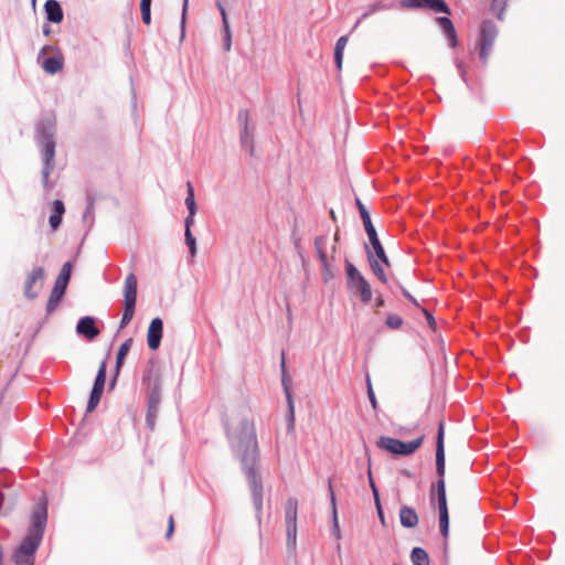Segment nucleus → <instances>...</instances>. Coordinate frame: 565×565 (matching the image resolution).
<instances>
[{
    "label": "nucleus",
    "instance_id": "f257e3e1",
    "mask_svg": "<svg viewBox=\"0 0 565 565\" xmlns=\"http://www.w3.org/2000/svg\"><path fill=\"white\" fill-rule=\"evenodd\" d=\"M226 433L232 447L241 457L254 505L257 511H260L263 508V486L262 479L255 469L259 450L254 422L237 416L228 418L226 420Z\"/></svg>",
    "mask_w": 565,
    "mask_h": 565
},
{
    "label": "nucleus",
    "instance_id": "f03ea898",
    "mask_svg": "<svg viewBox=\"0 0 565 565\" xmlns=\"http://www.w3.org/2000/svg\"><path fill=\"white\" fill-rule=\"evenodd\" d=\"M345 273L348 277V288L360 295L363 303H369L372 299V290L369 281L361 275L356 267L347 262Z\"/></svg>",
    "mask_w": 565,
    "mask_h": 565
},
{
    "label": "nucleus",
    "instance_id": "7ed1b4c3",
    "mask_svg": "<svg viewBox=\"0 0 565 565\" xmlns=\"http://www.w3.org/2000/svg\"><path fill=\"white\" fill-rule=\"evenodd\" d=\"M137 285L138 281L135 274H128L124 286L125 307L120 320V329H124L134 318L137 301Z\"/></svg>",
    "mask_w": 565,
    "mask_h": 565
},
{
    "label": "nucleus",
    "instance_id": "20e7f679",
    "mask_svg": "<svg viewBox=\"0 0 565 565\" xmlns=\"http://www.w3.org/2000/svg\"><path fill=\"white\" fill-rule=\"evenodd\" d=\"M423 440V436L408 443L392 437L382 436L377 440V447L393 455L408 456L414 454L422 446Z\"/></svg>",
    "mask_w": 565,
    "mask_h": 565
},
{
    "label": "nucleus",
    "instance_id": "39448f33",
    "mask_svg": "<svg viewBox=\"0 0 565 565\" xmlns=\"http://www.w3.org/2000/svg\"><path fill=\"white\" fill-rule=\"evenodd\" d=\"M40 543L39 536L26 535L12 556L15 565H34V553Z\"/></svg>",
    "mask_w": 565,
    "mask_h": 565
},
{
    "label": "nucleus",
    "instance_id": "423d86ee",
    "mask_svg": "<svg viewBox=\"0 0 565 565\" xmlns=\"http://www.w3.org/2000/svg\"><path fill=\"white\" fill-rule=\"evenodd\" d=\"M55 156V142L52 138L46 137L42 146V157L44 161V168L42 170V182L44 188L49 189V177L53 170L52 161Z\"/></svg>",
    "mask_w": 565,
    "mask_h": 565
},
{
    "label": "nucleus",
    "instance_id": "0eeeda50",
    "mask_svg": "<svg viewBox=\"0 0 565 565\" xmlns=\"http://www.w3.org/2000/svg\"><path fill=\"white\" fill-rule=\"evenodd\" d=\"M47 520L46 505L43 503H39L32 514L33 526L26 534L28 536H39V540H42L45 523Z\"/></svg>",
    "mask_w": 565,
    "mask_h": 565
},
{
    "label": "nucleus",
    "instance_id": "6e6552de",
    "mask_svg": "<svg viewBox=\"0 0 565 565\" xmlns=\"http://www.w3.org/2000/svg\"><path fill=\"white\" fill-rule=\"evenodd\" d=\"M444 423L438 425L437 441H436V472L438 477L445 478V446H444Z\"/></svg>",
    "mask_w": 565,
    "mask_h": 565
},
{
    "label": "nucleus",
    "instance_id": "1a4fd4ad",
    "mask_svg": "<svg viewBox=\"0 0 565 565\" xmlns=\"http://www.w3.org/2000/svg\"><path fill=\"white\" fill-rule=\"evenodd\" d=\"M495 28L491 23H483L481 28L480 57L486 61L495 39Z\"/></svg>",
    "mask_w": 565,
    "mask_h": 565
},
{
    "label": "nucleus",
    "instance_id": "9d476101",
    "mask_svg": "<svg viewBox=\"0 0 565 565\" xmlns=\"http://www.w3.org/2000/svg\"><path fill=\"white\" fill-rule=\"evenodd\" d=\"M163 322L160 318H153L149 324L147 332L148 345L151 350H157L160 347L162 339Z\"/></svg>",
    "mask_w": 565,
    "mask_h": 565
},
{
    "label": "nucleus",
    "instance_id": "9b49d317",
    "mask_svg": "<svg viewBox=\"0 0 565 565\" xmlns=\"http://www.w3.org/2000/svg\"><path fill=\"white\" fill-rule=\"evenodd\" d=\"M44 278V269L42 267H35L31 273L28 274L24 281V295L29 299H34L38 296V291L34 290V285L38 281L43 280Z\"/></svg>",
    "mask_w": 565,
    "mask_h": 565
},
{
    "label": "nucleus",
    "instance_id": "f8f14e48",
    "mask_svg": "<svg viewBox=\"0 0 565 565\" xmlns=\"http://www.w3.org/2000/svg\"><path fill=\"white\" fill-rule=\"evenodd\" d=\"M160 403V383L159 379L156 375L153 380V390L149 396V405H148V415L147 420L150 424V426H153L154 424V416L156 412L158 409Z\"/></svg>",
    "mask_w": 565,
    "mask_h": 565
},
{
    "label": "nucleus",
    "instance_id": "ddd939ff",
    "mask_svg": "<svg viewBox=\"0 0 565 565\" xmlns=\"http://www.w3.org/2000/svg\"><path fill=\"white\" fill-rule=\"evenodd\" d=\"M405 3L409 8L428 7L437 12L450 13V9L444 0H406Z\"/></svg>",
    "mask_w": 565,
    "mask_h": 565
},
{
    "label": "nucleus",
    "instance_id": "4468645a",
    "mask_svg": "<svg viewBox=\"0 0 565 565\" xmlns=\"http://www.w3.org/2000/svg\"><path fill=\"white\" fill-rule=\"evenodd\" d=\"M438 500V511H439V526L440 532L444 539H447L449 535V513L447 507V497H437Z\"/></svg>",
    "mask_w": 565,
    "mask_h": 565
},
{
    "label": "nucleus",
    "instance_id": "2eb2a0df",
    "mask_svg": "<svg viewBox=\"0 0 565 565\" xmlns=\"http://www.w3.org/2000/svg\"><path fill=\"white\" fill-rule=\"evenodd\" d=\"M76 331L90 340L99 334V330L96 328L92 317L82 318L77 323Z\"/></svg>",
    "mask_w": 565,
    "mask_h": 565
},
{
    "label": "nucleus",
    "instance_id": "dca6fc26",
    "mask_svg": "<svg viewBox=\"0 0 565 565\" xmlns=\"http://www.w3.org/2000/svg\"><path fill=\"white\" fill-rule=\"evenodd\" d=\"M399 520H401V524L407 529H413V527L417 526L418 521H419L416 511L413 508H409L407 505L401 507Z\"/></svg>",
    "mask_w": 565,
    "mask_h": 565
},
{
    "label": "nucleus",
    "instance_id": "f3484780",
    "mask_svg": "<svg viewBox=\"0 0 565 565\" xmlns=\"http://www.w3.org/2000/svg\"><path fill=\"white\" fill-rule=\"evenodd\" d=\"M44 9L49 21L60 23L63 20V11L58 1L47 0Z\"/></svg>",
    "mask_w": 565,
    "mask_h": 565
},
{
    "label": "nucleus",
    "instance_id": "a211bd4d",
    "mask_svg": "<svg viewBox=\"0 0 565 565\" xmlns=\"http://www.w3.org/2000/svg\"><path fill=\"white\" fill-rule=\"evenodd\" d=\"M71 274H72V264L70 262H67L62 266V269L55 280L53 289H57V290L65 292L68 281L71 279Z\"/></svg>",
    "mask_w": 565,
    "mask_h": 565
},
{
    "label": "nucleus",
    "instance_id": "6ab92c4d",
    "mask_svg": "<svg viewBox=\"0 0 565 565\" xmlns=\"http://www.w3.org/2000/svg\"><path fill=\"white\" fill-rule=\"evenodd\" d=\"M216 6L220 10V13H221V17H222V22H223V30H224V49L225 51H230L231 50V45H232V32H231V29H230V23H228V20H227V14H226V10L224 8V6L217 1L216 2Z\"/></svg>",
    "mask_w": 565,
    "mask_h": 565
},
{
    "label": "nucleus",
    "instance_id": "aec40b11",
    "mask_svg": "<svg viewBox=\"0 0 565 565\" xmlns=\"http://www.w3.org/2000/svg\"><path fill=\"white\" fill-rule=\"evenodd\" d=\"M327 241H328L327 236H319L315 239V248L318 254L319 260L321 262V264L323 266L326 275L329 274V264H328L327 253H326V248H324Z\"/></svg>",
    "mask_w": 565,
    "mask_h": 565
},
{
    "label": "nucleus",
    "instance_id": "412c9836",
    "mask_svg": "<svg viewBox=\"0 0 565 565\" xmlns=\"http://www.w3.org/2000/svg\"><path fill=\"white\" fill-rule=\"evenodd\" d=\"M65 212L64 203L61 200H55L53 202V214L50 216V225L53 230H56L61 222H62V215Z\"/></svg>",
    "mask_w": 565,
    "mask_h": 565
},
{
    "label": "nucleus",
    "instance_id": "4be33fe9",
    "mask_svg": "<svg viewBox=\"0 0 565 565\" xmlns=\"http://www.w3.org/2000/svg\"><path fill=\"white\" fill-rule=\"evenodd\" d=\"M42 68L49 74H55L63 68V56H51L44 58Z\"/></svg>",
    "mask_w": 565,
    "mask_h": 565
},
{
    "label": "nucleus",
    "instance_id": "5701e85b",
    "mask_svg": "<svg viewBox=\"0 0 565 565\" xmlns=\"http://www.w3.org/2000/svg\"><path fill=\"white\" fill-rule=\"evenodd\" d=\"M437 21H438L439 25L443 28L444 32L450 39L451 46L452 47L456 46L457 45V34H456V30H455V26H454L451 20L446 17H440L437 19Z\"/></svg>",
    "mask_w": 565,
    "mask_h": 565
},
{
    "label": "nucleus",
    "instance_id": "b1692460",
    "mask_svg": "<svg viewBox=\"0 0 565 565\" xmlns=\"http://www.w3.org/2000/svg\"><path fill=\"white\" fill-rule=\"evenodd\" d=\"M132 339H127L118 349L116 356V376L119 374L124 360L130 351Z\"/></svg>",
    "mask_w": 565,
    "mask_h": 565
},
{
    "label": "nucleus",
    "instance_id": "393cba45",
    "mask_svg": "<svg viewBox=\"0 0 565 565\" xmlns=\"http://www.w3.org/2000/svg\"><path fill=\"white\" fill-rule=\"evenodd\" d=\"M348 41H349V38L347 35L339 38V40L337 41L335 49H334V61H335L338 71H341V68H342L343 51L345 49Z\"/></svg>",
    "mask_w": 565,
    "mask_h": 565
},
{
    "label": "nucleus",
    "instance_id": "a878e982",
    "mask_svg": "<svg viewBox=\"0 0 565 565\" xmlns=\"http://www.w3.org/2000/svg\"><path fill=\"white\" fill-rule=\"evenodd\" d=\"M413 565H430L427 552L422 547H414L411 553Z\"/></svg>",
    "mask_w": 565,
    "mask_h": 565
},
{
    "label": "nucleus",
    "instance_id": "bb28decb",
    "mask_svg": "<svg viewBox=\"0 0 565 565\" xmlns=\"http://www.w3.org/2000/svg\"><path fill=\"white\" fill-rule=\"evenodd\" d=\"M364 227L375 254H383L384 248L377 237V233L373 224L371 223L369 225H365Z\"/></svg>",
    "mask_w": 565,
    "mask_h": 565
},
{
    "label": "nucleus",
    "instance_id": "cd10ccee",
    "mask_svg": "<svg viewBox=\"0 0 565 565\" xmlns=\"http://www.w3.org/2000/svg\"><path fill=\"white\" fill-rule=\"evenodd\" d=\"M298 501L290 498L286 502V524L297 523Z\"/></svg>",
    "mask_w": 565,
    "mask_h": 565
},
{
    "label": "nucleus",
    "instance_id": "c85d7f7f",
    "mask_svg": "<svg viewBox=\"0 0 565 565\" xmlns=\"http://www.w3.org/2000/svg\"><path fill=\"white\" fill-rule=\"evenodd\" d=\"M64 294L65 292H63L61 290L52 289L50 298H49L47 303H46V312H47V315H51L52 312H54L56 310V308L60 305L61 299L64 296Z\"/></svg>",
    "mask_w": 565,
    "mask_h": 565
},
{
    "label": "nucleus",
    "instance_id": "c756f323",
    "mask_svg": "<svg viewBox=\"0 0 565 565\" xmlns=\"http://www.w3.org/2000/svg\"><path fill=\"white\" fill-rule=\"evenodd\" d=\"M106 372H107V361L104 360V361H102V363L98 367V372H97L95 383L93 386L94 390L98 388V391H102V392L104 391V386H105V382H106Z\"/></svg>",
    "mask_w": 565,
    "mask_h": 565
},
{
    "label": "nucleus",
    "instance_id": "7c9ffc66",
    "mask_svg": "<svg viewBox=\"0 0 565 565\" xmlns=\"http://www.w3.org/2000/svg\"><path fill=\"white\" fill-rule=\"evenodd\" d=\"M369 262L374 275L384 284L387 282V276L384 273L383 267L380 263L374 258L373 254L369 253Z\"/></svg>",
    "mask_w": 565,
    "mask_h": 565
},
{
    "label": "nucleus",
    "instance_id": "2f4dec72",
    "mask_svg": "<svg viewBox=\"0 0 565 565\" xmlns=\"http://www.w3.org/2000/svg\"><path fill=\"white\" fill-rule=\"evenodd\" d=\"M285 392H286V398H287V403H288V429L292 430L294 426H295V406H294L291 393L289 392V388L287 386H285Z\"/></svg>",
    "mask_w": 565,
    "mask_h": 565
},
{
    "label": "nucleus",
    "instance_id": "473e14b6",
    "mask_svg": "<svg viewBox=\"0 0 565 565\" xmlns=\"http://www.w3.org/2000/svg\"><path fill=\"white\" fill-rule=\"evenodd\" d=\"M188 195L185 198V205L191 214L196 213V203L194 198V189L191 182L186 184Z\"/></svg>",
    "mask_w": 565,
    "mask_h": 565
},
{
    "label": "nucleus",
    "instance_id": "72a5a7b5",
    "mask_svg": "<svg viewBox=\"0 0 565 565\" xmlns=\"http://www.w3.org/2000/svg\"><path fill=\"white\" fill-rule=\"evenodd\" d=\"M102 395H103V392L98 391V388L92 390L90 397L87 403V409H86L88 413H92L97 407V405L102 398Z\"/></svg>",
    "mask_w": 565,
    "mask_h": 565
},
{
    "label": "nucleus",
    "instance_id": "f704fd0d",
    "mask_svg": "<svg viewBox=\"0 0 565 565\" xmlns=\"http://www.w3.org/2000/svg\"><path fill=\"white\" fill-rule=\"evenodd\" d=\"M286 531H287V544L289 546L295 547L296 537H297V523H287Z\"/></svg>",
    "mask_w": 565,
    "mask_h": 565
},
{
    "label": "nucleus",
    "instance_id": "c9c22d12",
    "mask_svg": "<svg viewBox=\"0 0 565 565\" xmlns=\"http://www.w3.org/2000/svg\"><path fill=\"white\" fill-rule=\"evenodd\" d=\"M356 206L359 209L360 216L363 221L364 226L371 224L372 221H371L370 214H369L365 205L361 202L360 199H356Z\"/></svg>",
    "mask_w": 565,
    "mask_h": 565
},
{
    "label": "nucleus",
    "instance_id": "e433bc0d",
    "mask_svg": "<svg viewBox=\"0 0 565 565\" xmlns=\"http://www.w3.org/2000/svg\"><path fill=\"white\" fill-rule=\"evenodd\" d=\"M386 324L391 329H398L403 324V319L397 315H388L386 318Z\"/></svg>",
    "mask_w": 565,
    "mask_h": 565
},
{
    "label": "nucleus",
    "instance_id": "4c0bfd02",
    "mask_svg": "<svg viewBox=\"0 0 565 565\" xmlns=\"http://www.w3.org/2000/svg\"><path fill=\"white\" fill-rule=\"evenodd\" d=\"M184 235H185V243L190 248V253L192 256H194L196 253V243H195V238L193 237V235L191 233V230L185 231Z\"/></svg>",
    "mask_w": 565,
    "mask_h": 565
},
{
    "label": "nucleus",
    "instance_id": "58836bf2",
    "mask_svg": "<svg viewBox=\"0 0 565 565\" xmlns=\"http://www.w3.org/2000/svg\"><path fill=\"white\" fill-rule=\"evenodd\" d=\"M367 396L370 398L373 409H377V399L375 397L370 377H367Z\"/></svg>",
    "mask_w": 565,
    "mask_h": 565
},
{
    "label": "nucleus",
    "instance_id": "ea45409f",
    "mask_svg": "<svg viewBox=\"0 0 565 565\" xmlns=\"http://www.w3.org/2000/svg\"><path fill=\"white\" fill-rule=\"evenodd\" d=\"M444 495H446L445 478L439 477V480L437 481V497Z\"/></svg>",
    "mask_w": 565,
    "mask_h": 565
},
{
    "label": "nucleus",
    "instance_id": "a19ab883",
    "mask_svg": "<svg viewBox=\"0 0 565 565\" xmlns=\"http://www.w3.org/2000/svg\"><path fill=\"white\" fill-rule=\"evenodd\" d=\"M369 481L375 500H379V491L372 477L371 469H369Z\"/></svg>",
    "mask_w": 565,
    "mask_h": 565
},
{
    "label": "nucleus",
    "instance_id": "79ce46f5",
    "mask_svg": "<svg viewBox=\"0 0 565 565\" xmlns=\"http://www.w3.org/2000/svg\"><path fill=\"white\" fill-rule=\"evenodd\" d=\"M173 531H174V519L172 515H170V518L168 520V530H167L166 537L170 539L172 536Z\"/></svg>",
    "mask_w": 565,
    "mask_h": 565
},
{
    "label": "nucleus",
    "instance_id": "37998d69",
    "mask_svg": "<svg viewBox=\"0 0 565 565\" xmlns=\"http://www.w3.org/2000/svg\"><path fill=\"white\" fill-rule=\"evenodd\" d=\"M141 19L146 25H149L151 22V11L150 10L141 11Z\"/></svg>",
    "mask_w": 565,
    "mask_h": 565
},
{
    "label": "nucleus",
    "instance_id": "c03bdc74",
    "mask_svg": "<svg viewBox=\"0 0 565 565\" xmlns=\"http://www.w3.org/2000/svg\"><path fill=\"white\" fill-rule=\"evenodd\" d=\"M194 215L195 214H191V212H189V215L185 218V231L191 230V226L194 223Z\"/></svg>",
    "mask_w": 565,
    "mask_h": 565
},
{
    "label": "nucleus",
    "instance_id": "a18cd8bd",
    "mask_svg": "<svg viewBox=\"0 0 565 565\" xmlns=\"http://www.w3.org/2000/svg\"><path fill=\"white\" fill-rule=\"evenodd\" d=\"M423 312L426 316V319H427L429 326L434 329L436 326V321H435L434 317L426 309H423Z\"/></svg>",
    "mask_w": 565,
    "mask_h": 565
},
{
    "label": "nucleus",
    "instance_id": "49530a36",
    "mask_svg": "<svg viewBox=\"0 0 565 565\" xmlns=\"http://www.w3.org/2000/svg\"><path fill=\"white\" fill-rule=\"evenodd\" d=\"M375 255L379 257V259H380V260H381L385 266H387V267H390V266H391V263H390L388 257L386 256V253H385V250H384V249H383V254H375Z\"/></svg>",
    "mask_w": 565,
    "mask_h": 565
},
{
    "label": "nucleus",
    "instance_id": "de8ad7c7",
    "mask_svg": "<svg viewBox=\"0 0 565 565\" xmlns=\"http://www.w3.org/2000/svg\"><path fill=\"white\" fill-rule=\"evenodd\" d=\"M329 491H330V497H331V504H332V509H333V514L335 515L337 514V511H335V497H334V492H333L331 482H329Z\"/></svg>",
    "mask_w": 565,
    "mask_h": 565
},
{
    "label": "nucleus",
    "instance_id": "09e8293b",
    "mask_svg": "<svg viewBox=\"0 0 565 565\" xmlns=\"http://www.w3.org/2000/svg\"><path fill=\"white\" fill-rule=\"evenodd\" d=\"M239 117H241V118H243V117H244V121H245V131H244V135L242 136V140H243V142H245V141H246V138H247V119H248V116H247V114H246V113H244V114H241V115H239Z\"/></svg>",
    "mask_w": 565,
    "mask_h": 565
},
{
    "label": "nucleus",
    "instance_id": "8fccbe9b",
    "mask_svg": "<svg viewBox=\"0 0 565 565\" xmlns=\"http://www.w3.org/2000/svg\"><path fill=\"white\" fill-rule=\"evenodd\" d=\"M150 7H151V0H141L140 1V10L141 11L150 10Z\"/></svg>",
    "mask_w": 565,
    "mask_h": 565
},
{
    "label": "nucleus",
    "instance_id": "3c124183",
    "mask_svg": "<svg viewBox=\"0 0 565 565\" xmlns=\"http://www.w3.org/2000/svg\"><path fill=\"white\" fill-rule=\"evenodd\" d=\"M375 504H376V510H377V513H379L380 520H381L382 522H384V514H383V511H382V507H381V503H380V499H379V500H375Z\"/></svg>",
    "mask_w": 565,
    "mask_h": 565
},
{
    "label": "nucleus",
    "instance_id": "603ef678",
    "mask_svg": "<svg viewBox=\"0 0 565 565\" xmlns=\"http://www.w3.org/2000/svg\"><path fill=\"white\" fill-rule=\"evenodd\" d=\"M188 6H189V0H184L183 9H182V23H184V20H185V13H186V10H188Z\"/></svg>",
    "mask_w": 565,
    "mask_h": 565
},
{
    "label": "nucleus",
    "instance_id": "864d4df0",
    "mask_svg": "<svg viewBox=\"0 0 565 565\" xmlns=\"http://www.w3.org/2000/svg\"><path fill=\"white\" fill-rule=\"evenodd\" d=\"M152 373H153L152 370H149L147 375L143 377V382H147L148 384H150Z\"/></svg>",
    "mask_w": 565,
    "mask_h": 565
},
{
    "label": "nucleus",
    "instance_id": "5fc2aeb1",
    "mask_svg": "<svg viewBox=\"0 0 565 565\" xmlns=\"http://www.w3.org/2000/svg\"><path fill=\"white\" fill-rule=\"evenodd\" d=\"M375 303H376L377 308L383 307L384 306V299L382 297H377L375 299Z\"/></svg>",
    "mask_w": 565,
    "mask_h": 565
},
{
    "label": "nucleus",
    "instance_id": "6e6d98bb",
    "mask_svg": "<svg viewBox=\"0 0 565 565\" xmlns=\"http://www.w3.org/2000/svg\"><path fill=\"white\" fill-rule=\"evenodd\" d=\"M404 295L416 306H418L416 299H414L406 290H404Z\"/></svg>",
    "mask_w": 565,
    "mask_h": 565
},
{
    "label": "nucleus",
    "instance_id": "4d7b16f0",
    "mask_svg": "<svg viewBox=\"0 0 565 565\" xmlns=\"http://www.w3.org/2000/svg\"><path fill=\"white\" fill-rule=\"evenodd\" d=\"M281 369H282V372H285V354L284 353L281 355Z\"/></svg>",
    "mask_w": 565,
    "mask_h": 565
},
{
    "label": "nucleus",
    "instance_id": "13d9d810",
    "mask_svg": "<svg viewBox=\"0 0 565 565\" xmlns=\"http://www.w3.org/2000/svg\"><path fill=\"white\" fill-rule=\"evenodd\" d=\"M501 2H502V0H493L492 7L495 8Z\"/></svg>",
    "mask_w": 565,
    "mask_h": 565
},
{
    "label": "nucleus",
    "instance_id": "bf43d9fd",
    "mask_svg": "<svg viewBox=\"0 0 565 565\" xmlns=\"http://www.w3.org/2000/svg\"><path fill=\"white\" fill-rule=\"evenodd\" d=\"M338 239H339V234H338V233H335V235H334V241L337 242Z\"/></svg>",
    "mask_w": 565,
    "mask_h": 565
},
{
    "label": "nucleus",
    "instance_id": "052dcab7",
    "mask_svg": "<svg viewBox=\"0 0 565 565\" xmlns=\"http://www.w3.org/2000/svg\"><path fill=\"white\" fill-rule=\"evenodd\" d=\"M32 6L35 7L36 0H31Z\"/></svg>",
    "mask_w": 565,
    "mask_h": 565
}]
</instances>
